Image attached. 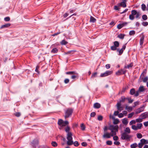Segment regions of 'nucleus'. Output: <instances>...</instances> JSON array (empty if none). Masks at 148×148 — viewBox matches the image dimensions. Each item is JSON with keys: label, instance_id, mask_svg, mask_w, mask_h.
Wrapping results in <instances>:
<instances>
[{"label": "nucleus", "instance_id": "nucleus-1", "mask_svg": "<svg viewBox=\"0 0 148 148\" xmlns=\"http://www.w3.org/2000/svg\"><path fill=\"white\" fill-rule=\"evenodd\" d=\"M119 127L117 125H110L108 128L109 130H110V133L104 132L103 137V138H110L111 136H113L116 134V132L118 131Z\"/></svg>", "mask_w": 148, "mask_h": 148}, {"label": "nucleus", "instance_id": "nucleus-2", "mask_svg": "<svg viewBox=\"0 0 148 148\" xmlns=\"http://www.w3.org/2000/svg\"><path fill=\"white\" fill-rule=\"evenodd\" d=\"M73 110L72 108H68L66 109L64 112V117L65 119L71 117L73 112Z\"/></svg>", "mask_w": 148, "mask_h": 148}, {"label": "nucleus", "instance_id": "nucleus-3", "mask_svg": "<svg viewBox=\"0 0 148 148\" xmlns=\"http://www.w3.org/2000/svg\"><path fill=\"white\" fill-rule=\"evenodd\" d=\"M58 124L60 126L59 128L62 129L63 127L66 126L69 124V123L68 121H64L62 119H59L58 122Z\"/></svg>", "mask_w": 148, "mask_h": 148}, {"label": "nucleus", "instance_id": "nucleus-4", "mask_svg": "<svg viewBox=\"0 0 148 148\" xmlns=\"http://www.w3.org/2000/svg\"><path fill=\"white\" fill-rule=\"evenodd\" d=\"M72 136V133H69L67 134L66 138L68 140L67 144L68 145H71L73 144Z\"/></svg>", "mask_w": 148, "mask_h": 148}, {"label": "nucleus", "instance_id": "nucleus-5", "mask_svg": "<svg viewBox=\"0 0 148 148\" xmlns=\"http://www.w3.org/2000/svg\"><path fill=\"white\" fill-rule=\"evenodd\" d=\"M131 138L130 135H128L127 133L123 132L121 134V138L123 140H126L127 141H130Z\"/></svg>", "mask_w": 148, "mask_h": 148}, {"label": "nucleus", "instance_id": "nucleus-6", "mask_svg": "<svg viewBox=\"0 0 148 148\" xmlns=\"http://www.w3.org/2000/svg\"><path fill=\"white\" fill-rule=\"evenodd\" d=\"M145 106L143 105L140 108L137 109L135 111V113L136 114H138L140 112L143 111L144 110Z\"/></svg>", "mask_w": 148, "mask_h": 148}, {"label": "nucleus", "instance_id": "nucleus-7", "mask_svg": "<svg viewBox=\"0 0 148 148\" xmlns=\"http://www.w3.org/2000/svg\"><path fill=\"white\" fill-rule=\"evenodd\" d=\"M123 1L121 3H119L117 4L118 6H122L123 8H125L126 7V0H123Z\"/></svg>", "mask_w": 148, "mask_h": 148}, {"label": "nucleus", "instance_id": "nucleus-8", "mask_svg": "<svg viewBox=\"0 0 148 148\" xmlns=\"http://www.w3.org/2000/svg\"><path fill=\"white\" fill-rule=\"evenodd\" d=\"M117 110L120 111H121L123 110V107L121 106V103L120 102H118L117 104Z\"/></svg>", "mask_w": 148, "mask_h": 148}, {"label": "nucleus", "instance_id": "nucleus-9", "mask_svg": "<svg viewBox=\"0 0 148 148\" xmlns=\"http://www.w3.org/2000/svg\"><path fill=\"white\" fill-rule=\"evenodd\" d=\"M142 119H144L148 117V112H146L140 115Z\"/></svg>", "mask_w": 148, "mask_h": 148}, {"label": "nucleus", "instance_id": "nucleus-10", "mask_svg": "<svg viewBox=\"0 0 148 148\" xmlns=\"http://www.w3.org/2000/svg\"><path fill=\"white\" fill-rule=\"evenodd\" d=\"M126 71L123 70V69H121L119 71L117 72L116 73V74L117 75H120L122 74H124L126 73Z\"/></svg>", "mask_w": 148, "mask_h": 148}, {"label": "nucleus", "instance_id": "nucleus-11", "mask_svg": "<svg viewBox=\"0 0 148 148\" xmlns=\"http://www.w3.org/2000/svg\"><path fill=\"white\" fill-rule=\"evenodd\" d=\"M11 24L10 23H8L5 25H2L0 27V29H1L4 28H7L10 27Z\"/></svg>", "mask_w": 148, "mask_h": 148}, {"label": "nucleus", "instance_id": "nucleus-12", "mask_svg": "<svg viewBox=\"0 0 148 148\" xmlns=\"http://www.w3.org/2000/svg\"><path fill=\"white\" fill-rule=\"evenodd\" d=\"M101 107V105L98 103H96L94 104L93 107L95 108H99Z\"/></svg>", "mask_w": 148, "mask_h": 148}, {"label": "nucleus", "instance_id": "nucleus-13", "mask_svg": "<svg viewBox=\"0 0 148 148\" xmlns=\"http://www.w3.org/2000/svg\"><path fill=\"white\" fill-rule=\"evenodd\" d=\"M140 142L143 145L144 144H148V141L144 139H142L140 140Z\"/></svg>", "mask_w": 148, "mask_h": 148}, {"label": "nucleus", "instance_id": "nucleus-14", "mask_svg": "<svg viewBox=\"0 0 148 148\" xmlns=\"http://www.w3.org/2000/svg\"><path fill=\"white\" fill-rule=\"evenodd\" d=\"M67 75H78V73L75 71H69L66 73Z\"/></svg>", "mask_w": 148, "mask_h": 148}, {"label": "nucleus", "instance_id": "nucleus-15", "mask_svg": "<svg viewBox=\"0 0 148 148\" xmlns=\"http://www.w3.org/2000/svg\"><path fill=\"white\" fill-rule=\"evenodd\" d=\"M125 108L129 112L132 111L133 109V108L132 107L128 106L127 105L126 106Z\"/></svg>", "mask_w": 148, "mask_h": 148}, {"label": "nucleus", "instance_id": "nucleus-16", "mask_svg": "<svg viewBox=\"0 0 148 148\" xmlns=\"http://www.w3.org/2000/svg\"><path fill=\"white\" fill-rule=\"evenodd\" d=\"M132 63H131L127 65H125L124 66V68L129 69L130 68H131L133 66Z\"/></svg>", "mask_w": 148, "mask_h": 148}, {"label": "nucleus", "instance_id": "nucleus-17", "mask_svg": "<svg viewBox=\"0 0 148 148\" xmlns=\"http://www.w3.org/2000/svg\"><path fill=\"white\" fill-rule=\"evenodd\" d=\"M144 37L143 36L142 37L140 38V45H143L144 40Z\"/></svg>", "mask_w": 148, "mask_h": 148}, {"label": "nucleus", "instance_id": "nucleus-18", "mask_svg": "<svg viewBox=\"0 0 148 148\" xmlns=\"http://www.w3.org/2000/svg\"><path fill=\"white\" fill-rule=\"evenodd\" d=\"M38 143V141L37 140H34L32 143V146H34L36 145H37Z\"/></svg>", "mask_w": 148, "mask_h": 148}, {"label": "nucleus", "instance_id": "nucleus-19", "mask_svg": "<svg viewBox=\"0 0 148 148\" xmlns=\"http://www.w3.org/2000/svg\"><path fill=\"white\" fill-rule=\"evenodd\" d=\"M70 130V127L67 126L65 128V131L67 133V134H68L69 133H71V132H69V131Z\"/></svg>", "mask_w": 148, "mask_h": 148}, {"label": "nucleus", "instance_id": "nucleus-20", "mask_svg": "<svg viewBox=\"0 0 148 148\" xmlns=\"http://www.w3.org/2000/svg\"><path fill=\"white\" fill-rule=\"evenodd\" d=\"M138 145L136 143H134L133 144H132L130 145L131 148H136L138 147Z\"/></svg>", "mask_w": 148, "mask_h": 148}, {"label": "nucleus", "instance_id": "nucleus-21", "mask_svg": "<svg viewBox=\"0 0 148 148\" xmlns=\"http://www.w3.org/2000/svg\"><path fill=\"white\" fill-rule=\"evenodd\" d=\"M124 131L125 132H125L128 134H130V130L128 127L126 128L124 130Z\"/></svg>", "mask_w": 148, "mask_h": 148}, {"label": "nucleus", "instance_id": "nucleus-22", "mask_svg": "<svg viewBox=\"0 0 148 148\" xmlns=\"http://www.w3.org/2000/svg\"><path fill=\"white\" fill-rule=\"evenodd\" d=\"M119 43L117 41H115L114 42V45L117 48L119 47Z\"/></svg>", "mask_w": 148, "mask_h": 148}, {"label": "nucleus", "instance_id": "nucleus-23", "mask_svg": "<svg viewBox=\"0 0 148 148\" xmlns=\"http://www.w3.org/2000/svg\"><path fill=\"white\" fill-rule=\"evenodd\" d=\"M119 122V120L118 119H114V121L113 123L114 125H116L118 124Z\"/></svg>", "mask_w": 148, "mask_h": 148}, {"label": "nucleus", "instance_id": "nucleus-24", "mask_svg": "<svg viewBox=\"0 0 148 148\" xmlns=\"http://www.w3.org/2000/svg\"><path fill=\"white\" fill-rule=\"evenodd\" d=\"M137 11L135 10H133L131 11V14L134 16L136 15L137 13Z\"/></svg>", "mask_w": 148, "mask_h": 148}, {"label": "nucleus", "instance_id": "nucleus-25", "mask_svg": "<svg viewBox=\"0 0 148 148\" xmlns=\"http://www.w3.org/2000/svg\"><path fill=\"white\" fill-rule=\"evenodd\" d=\"M135 90L134 88H132L130 90V93L131 95H133L135 93Z\"/></svg>", "mask_w": 148, "mask_h": 148}, {"label": "nucleus", "instance_id": "nucleus-26", "mask_svg": "<svg viewBox=\"0 0 148 148\" xmlns=\"http://www.w3.org/2000/svg\"><path fill=\"white\" fill-rule=\"evenodd\" d=\"M125 99H126V98H125L124 96H122L121 97V99L120 100L119 102H120V103L121 102H123L125 101Z\"/></svg>", "mask_w": 148, "mask_h": 148}, {"label": "nucleus", "instance_id": "nucleus-27", "mask_svg": "<svg viewBox=\"0 0 148 148\" xmlns=\"http://www.w3.org/2000/svg\"><path fill=\"white\" fill-rule=\"evenodd\" d=\"M96 21V19L93 17L91 16L90 19V21L91 22L94 23Z\"/></svg>", "mask_w": 148, "mask_h": 148}, {"label": "nucleus", "instance_id": "nucleus-28", "mask_svg": "<svg viewBox=\"0 0 148 148\" xmlns=\"http://www.w3.org/2000/svg\"><path fill=\"white\" fill-rule=\"evenodd\" d=\"M58 51V49L57 48H53L52 51L51 52L53 53H56Z\"/></svg>", "mask_w": 148, "mask_h": 148}, {"label": "nucleus", "instance_id": "nucleus-29", "mask_svg": "<svg viewBox=\"0 0 148 148\" xmlns=\"http://www.w3.org/2000/svg\"><path fill=\"white\" fill-rule=\"evenodd\" d=\"M105 73H106V74L107 75V76L110 75L112 73V71H106Z\"/></svg>", "mask_w": 148, "mask_h": 148}, {"label": "nucleus", "instance_id": "nucleus-30", "mask_svg": "<svg viewBox=\"0 0 148 148\" xmlns=\"http://www.w3.org/2000/svg\"><path fill=\"white\" fill-rule=\"evenodd\" d=\"M60 43L62 45H66L68 43V42L64 40H63L60 42Z\"/></svg>", "mask_w": 148, "mask_h": 148}, {"label": "nucleus", "instance_id": "nucleus-31", "mask_svg": "<svg viewBox=\"0 0 148 148\" xmlns=\"http://www.w3.org/2000/svg\"><path fill=\"white\" fill-rule=\"evenodd\" d=\"M117 51L119 52V55H121L123 52V50L122 49H117Z\"/></svg>", "mask_w": 148, "mask_h": 148}, {"label": "nucleus", "instance_id": "nucleus-32", "mask_svg": "<svg viewBox=\"0 0 148 148\" xmlns=\"http://www.w3.org/2000/svg\"><path fill=\"white\" fill-rule=\"evenodd\" d=\"M144 90V87L143 86H140L138 89V91L140 92H143Z\"/></svg>", "mask_w": 148, "mask_h": 148}, {"label": "nucleus", "instance_id": "nucleus-33", "mask_svg": "<svg viewBox=\"0 0 148 148\" xmlns=\"http://www.w3.org/2000/svg\"><path fill=\"white\" fill-rule=\"evenodd\" d=\"M142 126H143V125H142V123H138L137 124V128H138V129H140L141 128Z\"/></svg>", "mask_w": 148, "mask_h": 148}, {"label": "nucleus", "instance_id": "nucleus-34", "mask_svg": "<svg viewBox=\"0 0 148 148\" xmlns=\"http://www.w3.org/2000/svg\"><path fill=\"white\" fill-rule=\"evenodd\" d=\"M123 123L125 125H127V124L128 122L127 119H124L122 121Z\"/></svg>", "mask_w": 148, "mask_h": 148}, {"label": "nucleus", "instance_id": "nucleus-35", "mask_svg": "<svg viewBox=\"0 0 148 148\" xmlns=\"http://www.w3.org/2000/svg\"><path fill=\"white\" fill-rule=\"evenodd\" d=\"M146 8V5L145 4L143 3L141 5V9L143 11H145V10Z\"/></svg>", "mask_w": 148, "mask_h": 148}, {"label": "nucleus", "instance_id": "nucleus-36", "mask_svg": "<svg viewBox=\"0 0 148 148\" xmlns=\"http://www.w3.org/2000/svg\"><path fill=\"white\" fill-rule=\"evenodd\" d=\"M126 99L128 100V102L129 103H132L134 101L133 99H131L129 97L126 98Z\"/></svg>", "mask_w": 148, "mask_h": 148}, {"label": "nucleus", "instance_id": "nucleus-37", "mask_svg": "<svg viewBox=\"0 0 148 148\" xmlns=\"http://www.w3.org/2000/svg\"><path fill=\"white\" fill-rule=\"evenodd\" d=\"M142 18L144 20H146L147 19V17L146 15L144 14L142 16Z\"/></svg>", "mask_w": 148, "mask_h": 148}, {"label": "nucleus", "instance_id": "nucleus-38", "mask_svg": "<svg viewBox=\"0 0 148 148\" xmlns=\"http://www.w3.org/2000/svg\"><path fill=\"white\" fill-rule=\"evenodd\" d=\"M51 145L52 146L54 147L57 146L58 144L55 141L52 142L51 143Z\"/></svg>", "mask_w": 148, "mask_h": 148}, {"label": "nucleus", "instance_id": "nucleus-39", "mask_svg": "<svg viewBox=\"0 0 148 148\" xmlns=\"http://www.w3.org/2000/svg\"><path fill=\"white\" fill-rule=\"evenodd\" d=\"M81 127L82 130H85V126L83 123H82L81 124Z\"/></svg>", "mask_w": 148, "mask_h": 148}, {"label": "nucleus", "instance_id": "nucleus-40", "mask_svg": "<svg viewBox=\"0 0 148 148\" xmlns=\"http://www.w3.org/2000/svg\"><path fill=\"white\" fill-rule=\"evenodd\" d=\"M143 119L142 118H139L136 119V122L140 123L142 122Z\"/></svg>", "mask_w": 148, "mask_h": 148}, {"label": "nucleus", "instance_id": "nucleus-41", "mask_svg": "<svg viewBox=\"0 0 148 148\" xmlns=\"http://www.w3.org/2000/svg\"><path fill=\"white\" fill-rule=\"evenodd\" d=\"M135 34V31L134 30H132L130 32L129 34L130 36L134 35Z\"/></svg>", "mask_w": 148, "mask_h": 148}, {"label": "nucleus", "instance_id": "nucleus-42", "mask_svg": "<svg viewBox=\"0 0 148 148\" xmlns=\"http://www.w3.org/2000/svg\"><path fill=\"white\" fill-rule=\"evenodd\" d=\"M123 27V24H119L117 26V27L118 29H121V28Z\"/></svg>", "mask_w": 148, "mask_h": 148}, {"label": "nucleus", "instance_id": "nucleus-43", "mask_svg": "<svg viewBox=\"0 0 148 148\" xmlns=\"http://www.w3.org/2000/svg\"><path fill=\"white\" fill-rule=\"evenodd\" d=\"M124 35L123 34H120L118 36V37L121 39H123L124 38Z\"/></svg>", "mask_w": 148, "mask_h": 148}, {"label": "nucleus", "instance_id": "nucleus-44", "mask_svg": "<svg viewBox=\"0 0 148 148\" xmlns=\"http://www.w3.org/2000/svg\"><path fill=\"white\" fill-rule=\"evenodd\" d=\"M78 77V75H73L71 77V78L72 79H74L75 78H77Z\"/></svg>", "mask_w": 148, "mask_h": 148}, {"label": "nucleus", "instance_id": "nucleus-45", "mask_svg": "<svg viewBox=\"0 0 148 148\" xmlns=\"http://www.w3.org/2000/svg\"><path fill=\"white\" fill-rule=\"evenodd\" d=\"M137 137L138 138H141L142 137V135L140 133H137Z\"/></svg>", "mask_w": 148, "mask_h": 148}, {"label": "nucleus", "instance_id": "nucleus-46", "mask_svg": "<svg viewBox=\"0 0 148 148\" xmlns=\"http://www.w3.org/2000/svg\"><path fill=\"white\" fill-rule=\"evenodd\" d=\"M132 128L135 130H136L138 129V128H137V126H136L134 125H132Z\"/></svg>", "mask_w": 148, "mask_h": 148}, {"label": "nucleus", "instance_id": "nucleus-47", "mask_svg": "<svg viewBox=\"0 0 148 148\" xmlns=\"http://www.w3.org/2000/svg\"><path fill=\"white\" fill-rule=\"evenodd\" d=\"M134 105L133 106V107H135L136 106L139 104V102L138 101H136L134 103Z\"/></svg>", "mask_w": 148, "mask_h": 148}, {"label": "nucleus", "instance_id": "nucleus-48", "mask_svg": "<svg viewBox=\"0 0 148 148\" xmlns=\"http://www.w3.org/2000/svg\"><path fill=\"white\" fill-rule=\"evenodd\" d=\"M142 25L144 26H146L148 25V22H144L142 23Z\"/></svg>", "mask_w": 148, "mask_h": 148}, {"label": "nucleus", "instance_id": "nucleus-49", "mask_svg": "<svg viewBox=\"0 0 148 148\" xmlns=\"http://www.w3.org/2000/svg\"><path fill=\"white\" fill-rule=\"evenodd\" d=\"M111 49L113 51H115L117 49V47L114 45L111 47Z\"/></svg>", "mask_w": 148, "mask_h": 148}, {"label": "nucleus", "instance_id": "nucleus-50", "mask_svg": "<svg viewBox=\"0 0 148 148\" xmlns=\"http://www.w3.org/2000/svg\"><path fill=\"white\" fill-rule=\"evenodd\" d=\"M134 16L132 14H131L129 16V18L131 20H133L134 19Z\"/></svg>", "mask_w": 148, "mask_h": 148}, {"label": "nucleus", "instance_id": "nucleus-51", "mask_svg": "<svg viewBox=\"0 0 148 148\" xmlns=\"http://www.w3.org/2000/svg\"><path fill=\"white\" fill-rule=\"evenodd\" d=\"M106 76L107 75L105 72L103 73H101L100 75V77H104Z\"/></svg>", "mask_w": 148, "mask_h": 148}, {"label": "nucleus", "instance_id": "nucleus-52", "mask_svg": "<svg viewBox=\"0 0 148 148\" xmlns=\"http://www.w3.org/2000/svg\"><path fill=\"white\" fill-rule=\"evenodd\" d=\"M97 119L99 121H102L103 119V117L102 116L99 115Z\"/></svg>", "mask_w": 148, "mask_h": 148}, {"label": "nucleus", "instance_id": "nucleus-53", "mask_svg": "<svg viewBox=\"0 0 148 148\" xmlns=\"http://www.w3.org/2000/svg\"><path fill=\"white\" fill-rule=\"evenodd\" d=\"M148 80V78L147 77H146L143 79V81L144 82H147Z\"/></svg>", "mask_w": 148, "mask_h": 148}, {"label": "nucleus", "instance_id": "nucleus-54", "mask_svg": "<svg viewBox=\"0 0 148 148\" xmlns=\"http://www.w3.org/2000/svg\"><path fill=\"white\" fill-rule=\"evenodd\" d=\"M134 112H132L130 114H129L128 115V118H131L132 117V116L134 115Z\"/></svg>", "mask_w": 148, "mask_h": 148}, {"label": "nucleus", "instance_id": "nucleus-55", "mask_svg": "<svg viewBox=\"0 0 148 148\" xmlns=\"http://www.w3.org/2000/svg\"><path fill=\"white\" fill-rule=\"evenodd\" d=\"M136 121L134 120H132L131 121L130 123V125H132V124H134L136 123Z\"/></svg>", "mask_w": 148, "mask_h": 148}, {"label": "nucleus", "instance_id": "nucleus-56", "mask_svg": "<svg viewBox=\"0 0 148 148\" xmlns=\"http://www.w3.org/2000/svg\"><path fill=\"white\" fill-rule=\"evenodd\" d=\"M4 19L5 21H10V19L9 17H7L5 18Z\"/></svg>", "mask_w": 148, "mask_h": 148}, {"label": "nucleus", "instance_id": "nucleus-57", "mask_svg": "<svg viewBox=\"0 0 148 148\" xmlns=\"http://www.w3.org/2000/svg\"><path fill=\"white\" fill-rule=\"evenodd\" d=\"M15 116L18 117L21 116V113L20 112H16L15 114Z\"/></svg>", "mask_w": 148, "mask_h": 148}, {"label": "nucleus", "instance_id": "nucleus-58", "mask_svg": "<svg viewBox=\"0 0 148 148\" xmlns=\"http://www.w3.org/2000/svg\"><path fill=\"white\" fill-rule=\"evenodd\" d=\"M95 115V112H93L91 113L90 114V116L91 117H93Z\"/></svg>", "mask_w": 148, "mask_h": 148}, {"label": "nucleus", "instance_id": "nucleus-59", "mask_svg": "<svg viewBox=\"0 0 148 148\" xmlns=\"http://www.w3.org/2000/svg\"><path fill=\"white\" fill-rule=\"evenodd\" d=\"M119 139L118 137L117 136H114L113 137V139L114 140L117 141Z\"/></svg>", "mask_w": 148, "mask_h": 148}, {"label": "nucleus", "instance_id": "nucleus-60", "mask_svg": "<svg viewBox=\"0 0 148 148\" xmlns=\"http://www.w3.org/2000/svg\"><path fill=\"white\" fill-rule=\"evenodd\" d=\"M136 15V18H139V16L140 15V14L139 12H138L137 14Z\"/></svg>", "mask_w": 148, "mask_h": 148}, {"label": "nucleus", "instance_id": "nucleus-61", "mask_svg": "<svg viewBox=\"0 0 148 148\" xmlns=\"http://www.w3.org/2000/svg\"><path fill=\"white\" fill-rule=\"evenodd\" d=\"M106 144L107 145H111L112 144V142L111 141H107L106 142Z\"/></svg>", "mask_w": 148, "mask_h": 148}, {"label": "nucleus", "instance_id": "nucleus-62", "mask_svg": "<svg viewBox=\"0 0 148 148\" xmlns=\"http://www.w3.org/2000/svg\"><path fill=\"white\" fill-rule=\"evenodd\" d=\"M73 143L74 146L76 147L78 146L79 145L78 142L77 141H75Z\"/></svg>", "mask_w": 148, "mask_h": 148}, {"label": "nucleus", "instance_id": "nucleus-63", "mask_svg": "<svg viewBox=\"0 0 148 148\" xmlns=\"http://www.w3.org/2000/svg\"><path fill=\"white\" fill-rule=\"evenodd\" d=\"M143 145L140 142L138 144V146L139 148H142L143 146Z\"/></svg>", "mask_w": 148, "mask_h": 148}, {"label": "nucleus", "instance_id": "nucleus-64", "mask_svg": "<svg viewBox=\"0 0 148 148\" xmlns=\"http://www.w3.org/2000/svg\"><path fill=\"white\" fill-rule=\"evenodd\" d=\"M118 116L119 118H122L123 116V114L122 113H120L119 114Z\"/></svg>", "mask_w": 148, "mask_h": 148}]
</instances>
